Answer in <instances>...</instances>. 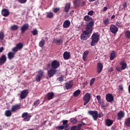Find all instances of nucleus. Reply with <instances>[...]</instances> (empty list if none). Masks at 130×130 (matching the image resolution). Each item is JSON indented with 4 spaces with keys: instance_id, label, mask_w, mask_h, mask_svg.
<instances>
[{
    "instance_id": "obj_21",
    "label": "nucleus",
    "mask_w": 130,
    "mask_h": 130,
    "mask_svg": "<svg viewBox=\"0 0 130 130\" xmlns=\"http://www.w3.org/2000/svg\"><path fill=\"white\" fill-rule=\"evenodd\" d=\"M17 53V52H9L7 54L8 58L10 59V60L13 59L15 57V55Z\"/></svg>"
},
{
    "instance_id": "obj_46",
    "label": "nucleus",
    "mask_w": 130,
    "mask_h": 130,
    "mask_svg": "<svg viewBox=\"0 0 130 130\" xmlns=\"http://www.w3.org/2000/svg\"><path fill=\"white\" fill-rule=\"evenodd\" d=\"M96 80V78H92L90 80V86H92L93 84H94V82H95V80Z\"/></svg>"
},
{
    "instance_id": "obj_54",
    "label": "nucleus",
    "mask_w": 130,
    "mask_h": 130,
    "mask_svg": "<svg viewBox=\"0 0 130 130\" xmlns=\"http://www.w3.org/2000/svg\"><path fill=\"white\" fill-rule=\"evenodd\" d=\"M64 129V126H59L58 127V129Z\"/></svg>"
},
{
    "instance_id": "obj_14",
    "label": "nucleus",
    "mask_w": 130,
    "mask_h": 130,
    "mask_svg": "<svg viewBox=\"0 0 130 130\" xmlns=\"http://www.w3.org/2000/svg\"><path fill=\"white\" fill-rule=\"evenodd\" d=\"M110 30L111 33H113L114 34L115 33H117L118 31V28L116 25L113 24H111L110 27Z\"/></svg>"
},
{
    "instance_id": "obj_6",
    "label": "nucleus",
    "mask_w": 130,
    "mask_h": 130,
    "mask_svg": "<svg viewBox=\"0 0 130 130\" xmlns=\"http://www.w3.org/2000/svg\"><path fill=\"white\" fill-rule=\"evenodd\" d=\"M22 48L23 44H22V43H19L12 49V51H13V52H17L19 51V50H22Z\"/></svg>"
},
{
    "instance_id": "obj_17",
    "label": "nucleus",
    "mask_w": 130,
    "mask_h": 130,
    "mask_svg": "<svg viewBox=\"0 0 130 130\" xmlns=\"http://www.w3.org/2000/svg\"><path fill=\"white\" fill-rule=\"evenodd\" d=\"M1 14L3 17H8L10 15V11L7 9H3L1 11Z\"/></svg>"
},
{
    "instance_id": "obj_13",
    "label": "nucleus",
    "mask_w": 130,
    "mask_h": 130,
    "mask_svg": "<svg viewBox=\"0 0 130 130\" xmlns=\"http://www.w3.org/2000/svg\"><path fill=\"white\" fill-rule=\"evenodd\" d=\"M53 98H54V93H53V92H48L45 98V99H47L48 101L53 99Z\"/></svg>"
},
{
    "instance_id": "obj_9",
    "label": "nucleus",
    "mask_w": 130,
    "mask_h": 130,
    "mask_svg": "<svg viewBox=\"0 0 130 130\" xmlns=\"http://www.w3.org/2000/svg\"><path fill=\"white\" fill-rule=\"evenodd\" d=\"M60 66L59 61L54 60L51 63V67L52 69H54V70H56Z\"/></svg>"
},
{
    "instance_id": "obj_28",
    "label": "nucleus",
    "mask_w": 130,
    "mask_h": 130,
    "mask_svg": "<svg viewBox=\"0 0 130 130\" xmlns=\"http://www.w3.org/2000/svg\"><path fill=\"white\" fill-rule=\"evenodd\" d=\"M53 43H56L57 45H60L62 44V40L61 39H54L53 41Z\"/></svg>"
},
{
    "instance_id": "obj_22",
    "label": "nucleus",
    "mask_w": 130,
    "mask_h": 130,
    "mask_svg": "<svg viewBox=\"0 0 130 130\" xmlns=\"http://www.w3.org/2000/svg\"><path fill=\"white\" fill-rule=\"evenodd\" d=\"M21 107V104H17L12 106L11 108V112H15V111H17L18 109H20Z\"/></svg>"
},
{
    "instance_id": "obj_43",
    "label": "nucleus",
    "mask_w": 130,
    "mask_h": 130,
    "mask_svg": "<svg viewBox=\"0 0 130 130\" xmlns=\"http://www.w3.org/2000/svg\"><path fill=\"white\" fill-rule=\"evenodd\" d=\"M39 104H40V101L39 100H36V101L34 103V106H35L36 107H37V106H38V105H39Z\"/></svg>"
},
{
    "instance_id": "obj_44",
    "label": "nucleus",
    "mask_w": 130,
    "mask_h": 130,
    "mask_svg": "<svg viewBox=\"0 0 130 130\" xmlns=\"http://www.w3.org/2000/svg\"><path fill=\"white\" fill-rule=\"evenodd\" d=\"M116 26H117V27H119V28H120L121 27V26H122V24L121 21H117L115 23Z\"/></svg>"
},
{
    "instance_id": "obj_42",
    "label": "nucleus",
    "mask_w": 130,
    "mask_h": 130,
    "mask_svg": "<svg viewBox=\"0 0 130 130\" xmlns=\"http://www.w3.org/2000/svg\"><path fill=\"white\" fill-rule=\"evenodd\" d=\"M109 18H107L106 19L104 20V21H103V22L104 23V24L105 25V26H107V25H108V24H109Z\"/></svg>"
},
{
    "instance_id": "obj_1",
    "label": "nucleus",
    "mask_w": 130,
    "mask_h": 130,
    "mask_svg": "<svg viewBox=\"0 0 130 130\" xmlns=\"http://www.w3.org/2000/svg\"><path fill=\"white\" fill-rule=\"evenodd\" d=\"M93 22H90V23L87 25L86 30L83 31L82 34L81 35L80 39H81V40L85 41L90 37V34H91L93 31Z\"/></svg>"
},
{
    "instance_id": "obj_52",
    "label": "nucleus",
    "mask_w": 130,
    "mask_h": 130,
    "mask_svg": "<svg viewBox=\"0 0 130 130\" xmlns=\"http://www.w3.org/2000/svg\"><path fill=\"white\" fill-rule=\"evenodd\" d=\"M77 130H80L81 129V126H83V124H79L78 125H77Z\"/></svg>"
},
{
    "instance_id": "obj_38",
    "label": "nucleus",
    "mask_w": 130,
    "mask_h": 130,
    "mask_svg": "<svg viewBox=\"0 0 130 130\" xmlns=\"http://www.w3.org/2000/svg\"><path fill=\"white\" fill-rule=\"evenodd\" d=\"M19 29V27H18V25H13L11 27V29L12 31H15L16 30H18Z\"/></svg>"
},
{
    "instance_id": "obj_18",
    "label": "nucleus",
    "mask_w": 130,
    "mask_h": 130,
    "mask_svg": "<svg viewBox=\"0 0 130 130\" xmlns=\"http://www.w3.org/2000/svg\"><path fill=\"white\" fill-rule=\"evenodd\" d=\"M103 70V64L101 62L98 63L97 64V73L98 74H100Z\"/></svg>"
},
{
    "instance_id": "obj_27",
    "label": "nucleus",
    "mask_w": 130,
    "mask_h": 130,
    "mask_svg": "<svg viewBox=\"0 0 130 130\" xmlns=\"http://www.w3.org/2000/svg\"><path fill=\"white\" fill-rule=\"evenodd\" d=\"M115 55H116V52L115 51H112L110 55V60H113L115 58Z\"/></svg>"
},
{
    "instance_id": "obj_32",
    "label": "nucleus",
    "mask_w": 130,
    "mask_h": 130,
    "mask_svg": "<svg viewBox=\"0 0 130 130\" xmlns=\"http://www.w3.org/2000/svg\"><path fill=\"white\" fill-rule=\"evenodd\" d=\"M124 124L127 127H130V117L127 118L125 120Z\"/></svg>"
},
{
    "instance_id": "obj_48",
    "label": "nucleus",
    "mask_w": 130,
    "mask_h": 130,
    "mask_svg": "<svg viewBox=\"0 0 130 130\" xmlns=\"http://www.w3.org/2000/svg\"><path fill=\"white\" fill-rule=\"evenodd\" d=\"M20 4H26L27 0H17Z\"/></svg>"
},
{
    "instance_id": "obj_40",
    "label": "nucleus",
    "mask_w": 130,
    "mask_h": 130,
    "mask_svg": "<svg viewBox=\"0 0 130 130\" xmlns=\"http://www.w3.org/2000/svg\"><path fill=\"white\" fill-rule=\"evenodd\" d=\"M46 18H49V19H51L53 18V13L50 12L46 15Z\"/></svg>"
},
{
    "instance_id": "obj_63",
    "label": "nucleus",
    "mask_w": 130,
    "mask_h": 130,
    "mask_svg": "<svg viewBox=\"0 0 130 130\" xmlns=\"http://www.w3.org/2000/svg\"><path fill=\"white\" fill-rule=\"evenodd\" d=\"M115 18V15H113L111 16V20H113Z\"/></svg>"
},
{
    "instance_id": "obj_29",
    "label": "nucleus",
    "mask_w": 130,
    "mask_h": 130,
    "mask_svg": "<svg viewBox=\"0 0 130 130\" xmlns=\"http://www.w3.org/2000/svg\"><path fill=\"white\" fill-rule=\"evenodd\" d=\"M113 123V120H110L109 119H107L106 120V124L107 126H111V125H112Z\"/></svg>"
},
{
    "instance_id": "obj_30",
    "label": "nucleus",
    "mask_w": 130,
    "mask_h": 130,
    "mask_svg": "<svg viewBox=\"0 0 130 130\" xmlns=\"http://www.w3.org/2000/svg\"><path fill=\"white\" fill-rule=\"evenodd\" d=\"M120 65L121 66V68L122 70H125L126 69V67H127V64L125 63L124 61H122L120 62Z\"/></svg>"
},
{
    "instance_id": "obj_50",
    "label": "nucleus",
    "mask_w": 130,
    "mask_h": 130,
    "mask_svg": "<svg viewBox=\"0 0 130 130\" xmlns=\"http://www.w3.org/2000/svg\"><path fill=\"white\" fill-rule=\"evenodd\" d=\"M63 78H64V77L63 76H61V77H59L58 78V80L59 82H63Z\"/></svg>"
},
{
    "instance_id": "obj_8",
    "label": "nucleus",
    "mask_w": 130,
    "mask_h": 130,
    "mask_svg": "<svg viewBox=\"0 0 130 130\" xmlns=\"http://www.w3.org/2000/svg\"><path fill=\"white\" fill-rule=\"evenodd\" d=\"M43 74H44V72L41 70H39L38 74L36 77L37 82H40V81H41V79H42V77H43Z\"/></svg>"
},
{
    "instance_id": "obj_53",
    "label": "nucleus",
    "mask_w": 130,
    "mask_h": 130,
    "mask_svg": "<svg viewBox=\"0 0 130 130\" xmlns=\"http://www.w3.org/2000/svg\"><path fill=\"white\" fill-rule=\"evenodd\" d=\"M116 70L117 71V72H121V71H123V70H122L121 68L118 67L116 68Z\"/></svg>"
},
{
    "instance_id": "obj_49",
    "label": "nucleus",
    "mask_w": 130,
    "mask_h": 130,
    "mask_svg": "<svg viewBox=\"0 0 130 130\" xmlns=\"http://www.w3.org/2000/svg\"><path fill=\"white\" fill-rule=\"evenodd\" d=\"M93 14L94 11L93 10H91L88 12L87 15H88V16H93Z\"/></svg>"
},
{
    "instance_id": "obj_57",
    "label": "nucleus",
    "mask_w": 130,
    "mask_h": 130,
    "mask_svg": "<svg viewBox=\"0 0 130 130\" xmlns=\"http://www.w3.org/2000/svg\"><path fill=\"white\" fill-rule=\"evenodd\" d=\"M113 71H114V69H113V68H112V67H111L108 70V71L110 72H113Z\"/></svg>"
},
{
    "instance_id": "obj_2",
    "label": "nucleus",
    "mask_w": 130,
    "mask_h": 130,
    "mask_svg": "<svg viewBox=\"0 0 130 130\" xmlns=\"http://www.w3.org/2000/svg\"><path fill=\"white\" fill-rule=\"evenodd\" d=\"M100 37V35H98V32L94 33L91 36V46H95V45L98 43Z\"/></svg>"
},
{
    "instance_id": "obj_23",
    "label": "nucleus",
    "mask_w": 130,
    "mask_h": 130,
    "mask_svg": "<svg viewBox=\"0 0 130 130\" xmlns=\"http://www.w3.org/2000/svg\"><path fill=\"white\" fill-rule=\"evenodd\" d=\"M71 3H67L66 4L65 7L64 8V12L65 13H69L70 12V9H71Z\"/></svg>"
},
{
    "instance_id": "obj_60",
    "label": "nucleus",
    "mask_w": 130,
    "mask_h": 130,
    "mask_svg": "<svg viewBox=\"0 0 130 130\" xmlns=\"http://www.w3.org/2000/svg\"><path fill=\"white\" fill-rule=\"evenodd\" d=\"M107 11V7H105L103 9V12H106Z\"/></svg>"
},
{
    "instance_id": "obj_24",
    "label": "nucleus",
    "mask_w": 130,
    "mask_h": 130,
    "mask_svg": "<svg viewBox=\"0 0 130 130\" xmlns=\"http://www.w3.org/2000/svg\"><path fill=\"white\" fill-rule=\"evenodd\" d=\"M63 57L65 60L70 59V57H71V54L69 53V52L66 51L63 54Z\"/></svg>"
},
{
    "instance_id": "obj_34",
    "label": "nucleus",
    "mask_w": 130,
    "mask_h": 130,
    "mask_svg": "<svg viewBox=\"0 0 130 130\" xmlns=\"http://www.w3.org/2000/svg\"><path fill=\"white\" fill-rule=\"evenodd\" d=\"M73 4L75 6V8H79L80 6V0H74Z\"/></svg>"
},
{
    "instance_id": "obj_58",
    "label": "nucleus",
    "mask_w": 130,
    "mask_h": 130,
    "mask_svg": "<svg viewBox=\"0 0 130 130\" xmlns=\"http://www.w3.org/2000/svg\"><path fill=\"white\" fill-rule=\"evenodd\" d=\"M83 59L84 61H86V60H87V56H84L83 55Z\"/></svg>"
},
{
    "instance_id": "obj_7",
    "label": "nucleus",
    "mask_w": 130,
    "mask_h": 130,
    "mask_svg": "<svg viewBox=\"0 0 130 130\" xmlns=\"http://www.w3.org/2000/svg\"><path fill=\"white\" fill-rule=\"evenodd\" d=\"M88 114L89 115H91L92 116L94 120H97L98 119L99 116H98V111H89L88 112Z\"/></svg>"
},
{
    "instance_id": "obj_61",
    "label": "nucleus",
    "mask_w": 130,
    "mask_h": 130,
    "mask_svg": "<svg viewBox=\"0 0 130 130\" xmlns=\"http://www.w3.org/2000/svg\"><path fill=\"white\" fill-rule=\"evenodd\" d=\"M4 51V48L3 47L0 48V52H3Z\"/></svg>"
},
{
    "instance_id": "obj_35",
    "label": "nucleus",
    "mask_w": 130,
    "mask_h": 130,
    "mask_svg": "<svg viewBox=\"0 0 130 130\" xmlns=\"http://www.w3.org/2000/svg\"><path fill=\"white\" fill-rule=\"evenodd\" d=\"M45 44V40L44 39H42L41 41H40L39 46L40 47H43L44 45Z\"/></svg>"
},
{
    "instance_id": "obj_36",
    "label": "nucleus",
    "mask_w": 130,
    "mask_h": 130,
    "mask_svg": "<svg viewBox=\"0 0 130 130\" xmlns=\"http://www.w3.org/2000/svg\"><path fill=\"white\" fill-rule=\"evenodd\" d=\"M31 33L34 36H36V35H38V31L37 29H34L32 31H31Z\"/></svg>"
},
{
    "instance_id": "obj_20",
    "label": "nucleus",
    "mask_w": 130,
    "mask_h": 130,
    "mask_svg": "<svg viewBox=\"0 0 130 130\" xmlns=\"http://www.w3.org/2000/svg\"><path fill=\"white\" fill-rule=\"evenodd\" d=\"M7 61V56L6 55H2L0 57V66H3Z\"/></svg>"
},
{
    "instance_id": "obj_16",
    "label": "nucleus",
    "mask_w": 130,
    "mask_h": 130,
    "mask_svg": "<svg viewBox=\"0 0 130 130\" xmlns=\"http://www.w3.org/2000/svg\"><path fill=\"white\" fill-rule=\"evenodd\" d=\"M106 99L108 102H112L114 100L113 95L112 94L108 93L106 95Z\"/></svg>"
},
{
    "instance_id": "obj_10",
    "label": "nucleus",
    "mask_w": 130,
    "mask_h": 130,
    "mask_svg": "<svg viewBox=\"0 0 130 130\" xmlns=\"http://www.w3.org/2000/svg\"><path fill=\"white\" fill-rule=\"evenodd\" d=\"M56 73V70L53 68H50L47 71L48 77H49V78H52V77H53V76L55 75Z\"/></svg>"
},
{
    "instance_id": "obj_26",
    "label": "nucleus",
    "mask_w": 130,
    "mask_h": 130,
    "mask_svg": "<svg viewBox=\"0 0 130 130\" xmlns=\"http://www.w3.org/2000/svg\"><path fill=\"white\" fill-rule=\"evenodd\" d=\"M71 25V21L69 20H66L63 24V28H69Z\"/></svg>"
},
{
    "instance_id": "obj_3",
    "label": "nucleus",
    "mask_w": 130,
    "mask_h": 130,
    "mask_svg": "<svg viewBox=\"0 0 130 130\" xmlns=\"http://www.w3.org/2000/svg\"><path fill=\"white\" fill-rule=\"evenodd\" d=\"M91 93H89V92H87L85 94L83 97V105H86V104H88V102H90V100H91Z\"/></svg>"
},
{
    "instance_id": "obj_47",
    "label": "nucleus",
    "mask_w": 130,
    "mask_h": 130,
    "mask_svg": "<svg viewBox=\"0 0 130 130\" xmlns=\"http://www.w3.org/2000/svg\"><path fill=\"white\" fill-rule=\"evenodd\" d=\"M59 10L60 9L58 8H54L53 10V12L55 13H57L58 12H59Z\"/></svg>"
},
{
    "instance_id": "obj_31",
    "label": "nucleus",
    "mask_w": 130,
    "mask_h": 130,
    "mask_svg": "<svg viewBox=\"0 0 130 130\" xmlns=\"http://www.w3.org/2000/svg\"><path fill=\"white\" fill-rule=\"evenodd\" d=\"M80 94H81V90L78 89L73 93V96L74 97H78L80 96Z\"/></svg>"
},
{
    "instance_id": "obj_11",
    "label": "nucleus",
    "mask_w": 130,
    "mask_h": 130,
    "mask_svg": "<svg viewBox=\"0 0 130 130\" xmlns=\"http://www.w3.org/2000/svg\"><path fill=\"white\" fill-rule=\"evenodd\" d=\"M125 115V113H124V111H120L119 112L117 113V120H121L123 117H124Z\"/></svg>"
},
{
    "instance_id": "obj_56",
    "label": "nucleus",
    "mask_w": 130,
    "mask_h": 130,
    "mask_svg": "<svg viewBox=\"0 0 130 130\" xmlns=\"http://www.w3.org/2000/svg\"><path fill=\"white\" fill-rule=\"evenodd\" d=\"M81 6V7H84V6H86V1H83Z\"/></svg>"
},
{
    "instance_id": "obj_37",
    "label": "nucleus",
    "mask_w": 130,
    "mask_h": 130,
    "mask_svg": "<svg viewBox=\"0 0 130 130\" xmlns=\"http://www.w3.org/2000/svg\"><path fill=\"white\" fill-rule=\"evenodd\" d=\"M70 121L73 124H76L78 122V119L77 118H72L71 119Z\"/></svg>"
},
{
    "instance_id": "obj_19",
    "label": "nucleus",
    "mask_w": 130,
    "mask_h": 130,
    "mask_svg": "<svg viewBox=\"0 0 130 130\" xmlns=\"http://www.w3.org/2000/svg\"><path fill=\"white\" fill-rule=\"evenodd\" d=\"M27 95H28V92L26 90H23L22 91H21L20 98L21 100L25 99L26 97H27Z\"/></svg>"
},
{
    "instance_id": "obj_12",
    "label": "nucleus",
    "mask_w": 130,
    "mask_h": 130,
    "mask_svg": "<svg viewBox=\"0 0 130 130\" xmlns=\"http://www.w3.org/2000/svg\"><path fill=\"white\" fill-rule=\"evenodd\" d=\"M28 29H29V24H24L20 28L21 34L25 33V32H26V30H28Z\"/></svg>"
},
{
    "instance_id": "obj_33",
    "label": "nucleus",
    "mask_w": 130,
    "mask_h": 130,
    "mask_svg": "<svg viewBox=\"0 0 130 130\" xmlns=\"http://www.w3.org/2000/svg\"><path fill=\"white\" fill-rule=\"evenodd\" d=\"M5 114L7 116V117H10V116H12V110H6L5 111Z\"/></svg>"
},
{
    "instance_id": "obj_51",
    "label": "nucleus",
    "mask_w": 130,
    "mask_h": 130,
    "mask_svg": "<svg viewBox=\"0 0 130 130\" xmlns=\"http://www.w3.org/2000/svg\"><path fill=\"white\" fill-rule=\"evenodd\" d=\"M88 54H89V51L86 50V51H85L83 53V55L84 56H88Z\"/></svg>"
},
{
    "instance_id": "obj_4",
    "label": "nucleus",
    "mask_w": 130,
    "mask_h": 130,
    "mask_svg": "<svg viewBox=\"0 0 130 130\" xmlns=\"http://www.w3.org/2000/svg\"><path fill=\"white\" fill-rule=\"evenodd\" d=\"M21 117L23 118V121H29L32 115H29L27 112H24L21 115Z\"/></svg>"
},
{
    "instance_id": "obj_45",
    "label": "nucleus",
    "mask_w": 130,
    "mask_h": 130,
    "mask_svg": "<svg viewBox=\"0 0 130 130\" xmlns=\"http://www.w3.org/2000/svg\"><path fill=\"white\" fill-rule=\"evenodd\" d=\"M118 90L120 92H121L122 91H123V86H122V84H120L118 86Z\"/></svg>"
},
{
    "instance_id": "obj_5",
    "label": "nucleus",
    "mask_w": 130,
    "mask_h": 130,
    "mask_svg": "<svg viewBox=\"0 0 130 130\" xmlns=\"http://www.w3.org/2000/svg\"><path fill=\"white\" fill-rule=\"evenodd\" d=\"M84 21L86 22H89L86 23V27H88V25L90 24V23H93V26H94V24H95V22L94 21L93 18L90 17L89 15H85L84 17Z\"/></svg>"
},
{
    "instance_id": "obj_64",
    "label": "nucleus",
    "mask_w": 130,
    "mask_h": 130,
    "mask_svg": "<svg viewBox=\"0 0 130 130\" xmlns=\"http://www.w3.org/2000/svg\"><path fill=\"white\" fill-rule=\"evenodd\" d=\"M98 103H99V104H102V102H101V100H98Z\"/></svg>"
},
{
    "instance_id": "obj_15",
    "label": "nucleus",
    "mask_w": 130,
    "mask_h": 130,
    "mask_svg": "<svg viewBox=\"0 0 130 130\" xmlns=\"http://www.w3.org/2000/svg\"><path fill=\"white\" fill-rule=\"evenodd\" d=\"M73 86H74L73 81H70L65 83V87L66 90H70V89L73 88Z\"/></svg>"
},
{
    "instance_id": "obj_59",
    "label": "nucleus",
    "mask_w": 130,
    "mask_h": 130,
    "mask_svg": "<svg viewBox=\"0 0 130 130\" xmlns=\"http://www.w3.org/2000/svg\"><path fill=\"white\" fill-rule=\"evenodd\" d=\"M96 99L97 100H101V96H100V95H97L96 96Z\"/></svg>"
},
{
    "instance_id": "obj_39",
    "label": "nucleus",
    "mask_w": 130,
    "mask_h": 130,
    "mask_svg": "<svg viewBox=\"0 0 130 130\" xmlns=\"http://www.w3.org/2000/svg\"><path fill=\"white\" fill-rule=\"evenodd\" d=\"M125 36L126 38H127V39H130V31L129 30H127L125 32Z\"/></svg>"
},
{
    "instance_id": "obj_62",
    "label": "nucleus",
    "mask_w": 130,
    "mask_h": 130,
    "mask_svg": "<svg viewBox=\"0 0 130 130\" xmlns=\"http://www.w3.org/2000/svg\"><path fill=\"white\" fill-rule=\"evenodd\" d=\"M101 105H102V107H105V105H104V102H102V103Z\"/></svg>"
},
{
    "instance_id": "obj_41",
    "label": "nucleus",
    "mask_w": 130,
    "mask_h": 130,
    "mask_svg": "<svg viewBox=\"0 0 130 130\" xmlns=\"http://www.w3.org/2000/svg\"><path fill=\"white\" fill-rule=\"evenodd\" d=\"M5 38V34L3 31H0V40H4Z\"/></svg>"
},
{
    "instance_id": "obj_25",
    "label": "nucleus",
    "mask_w": 130,
    "mask_h": 130,
    "mask_svg": "<svg viewBox=\"0 0 130 130\" xmlns=\"http://www.w3.org/2000/svg\"><path fill=\"white\" fill-rule=\"evenodd\" d=\"M62 122L63 123V125L64 126V129L65 130H69V124H68V122H69V121L67 120H63L62 121Z\"/></svg>"
},
{
    "instance_id": "obj_55",
    "label": "nucleus",
    "mask_w": 130,
    "mask_h": 130,
    "mask_svg": "<svg viewBox=\"0 0 130 130\" xmlns=\"http://www.w3.org/2000/svg\"><path fill=\"white\" fill-rule=\"evenodd\" d=\"M71 130H77V126L74 125L71 127Z\"/></svg>"
}]
</instances>
